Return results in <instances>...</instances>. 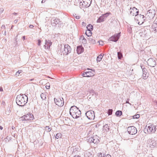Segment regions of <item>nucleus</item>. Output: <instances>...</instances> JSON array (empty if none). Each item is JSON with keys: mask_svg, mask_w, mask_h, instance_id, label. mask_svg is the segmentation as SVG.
<instances>
[{"mask_svg": "<svg viewBox=\"0 0 157 157\" xmlns=\"http://www.w3.org/2000/svg\"><path fill=\"white\" fill-rule=\"evenodd\" d=\"M118 58L119 59H121L122 57V54L120 52H117Z\"/></svg>", "mask_w": 157, "mask_h": 157, "instance_id": "28", "label": "nucleus"}, {"mask_svg": "<svg viewBox=\"0 0 157 157\" xmlns=\"http://www.w3.org/2000/svg\"><path fill=\"white\" fill-rule=\"evenodd\" d=\"M62 136V135L61 134V133H59L56 134L55 138L57 139H58L59 138H61Z\"/></svg>", "mask_w": 157, "mask_h": 157, "instance_id": "25", "label": "nucleus"}, {"mask_svg": "<svg viewBox=\"0 0 157 157\" xmlns=\"http://www.w3.org/2000/svg\"><path fill=\"white\" fill-rule=\"evenodd\" d=\"M141 69H142L143 73H147V70L144 67L143 68V66H141Z\"/></svg>", "mask_w": 157, "mask_h": 157, "instance_id": "32", "label": "nucleus"}, {"mask_svg": "<svg viewBox=\"0 0 157 157\" xmlns=\"http://www.w3.org/2000/svg\"><path fill=\"white\" fill-rule=\"evenodd\" d=\"M110 14V13H105L102 14L100 16L97 21V22L100 23L104 22L106 19V18Z\"/></svg>", "mask_w": 157, "mask_h": 157, "instance_id": "8", "label": "nucleus"}, {"mask_svg": "<svg viewBox=\"0 0 157 157\" xmlns=\"http://www.w3.org/2000/svg\"><path fill=\"white\" fill-rule=\"evenodd\" d=\"M155 31L157 32V27H155Z\"/></svg>", "mask_w": 157, "mask_h": 157, "instance_id": "51", "label": "nucleus"}, {"mask_svg": "<svg viewBox=\"0 0 157 157\" xmlns=\"http://www.w3.org/2000/svg\"><path fill=\"white\" fill-rule=\"evenodd\" d=\"M23 40H25V36H23Z\"/></svg>", "mask_w": 157, "mask_h": 157, "instance_id": "56", "label": "nucleus"}, {"mask_svg": "<svg viewBox=\"0 0 157 157\" xmlns=\"http://www.w3.org/2000/svg\"><path fill=\"white\" fill-rule=\"evenodd\" d=\"M4 34L6 35V32L5 31L4 32Z\"/></svg>", "mask_w": 157, "mask_h": 157, "instance_id": "57", "label": "nucleus"}, {"mask_svg": "<svg viewBox=\"0 0 157 157\" xmlns=\"http://www.w3.org/2000/svg\"><path fill=\"white\" fill-rule=\"evenodd\" d=\"M8 109H9V111H6V113L7 115H9L10 113L11 112V110H10V109L9 107L7 108V110H8Z\"/></svg>", "mask_w": 157, "mask_h": 157, "instance_id": "37", "label": "nucleus"}, {"mask_svg": "<svg viewBox=\"0 0 157 157\" xmlns=\"http://www.w3.org/2000/svg\"><path fill=\"white\" fill-rule=\"evenodd\" d=\"M33 27L34 26L33 25H30L29 26V27L31 29L33 28Z\"/></svg>", "mask_w": 157, "mask_h": 157, "instance_id": "43", "label": "nucleus"}, {"mask_svg": "<svg viewBox=\"0 0 157 157\" xmlns=\"http://www.w3.org/2000/svg\"><path fill=\"white\" fill-rule=\"evenodd\" d=\"M52 130V128L49 126H46L45 127V130L47 132H50Z\"/></svg>", "mask_w": 157, "mask_h": 157, "instance_id": "33", "label": "nucleus"}, {"mask_svg": "<svg viewBox=\"0 0 157 157\" xmlns=\"http://www.w3.org/2000/svg\"><path fill=\"white\" fill-rule=\"evenodd\" d=\"M135 19H136L137 22L138 21V24L139 25L142 24L144 22L146 21L145 16L141 14H138L135 17Z\"/></svg>", "mask_w": 157, "mask_h": 157, "instance_id": "7", "label": "nucleus"}, {"mask_svg": "<svg viewBox=\"0 0 157 157\" xmlns=\"http://www.w3.org/2000/svg\"><path fill=\"white\" fill-rule=\"evenodd\" d=\"M22 72L21 70H19L17 71L16 73V75H18L19 74Z\"/></svg>", "mask_w": 157, "mask_h": 157, "instance_id": "38", "label": "nucleus"}, {"mask_svg": "<svg viewBox=\"0 0 157 157\" xmlns=\"http://www.w3.org/2000/svg\"><path fill=\"white\" fill-rule=\"evenodd\" d=\"M94 73L91 71H86L82 74V76L84 77H90L94 76Z\"/></svg>", "mask_w": 157, "mask_h": 157, "instance_id": "18", "label": "nucleus"}, {"mask_svg": "<svg viewBox=\"0 0 157 157\" xmlns=\"http://www.w3.org/2000/svg\"><path fill=\"white\" fill-rule=\"evenodd\" d=\"M77 19H79L80 18V16H76L75 17Z\"/></svg>", "mask_w": 157, "mask_h": 157, "instance_id": "44", "label": "nucleus"}, {"mask_svg": "<svg viewBox=\"0 0 157 157\" xmlns=\"http://www.w3.org/2000/svg\"><path fill=\"white\" fill-rule=\"evenodd\" d=\"M40 97L43 100H45L46 99V94L45 93H41Z\"/></svg>", "mask_w": 157, "mask_h": 157, "instance_id": "27", "label": "nucleus"}, {"mask_svg": "<svg viewBox=\"0 0 157 157\" xmlns=\"http://www.w3.org/2000/svg\"><path fill=\"white\" fill-rule=\"evenodd\" d=\"M127 131L128 134L131 135H134L137 132V130L134 126L128 127L127 128Z\"/></svg>", "mask_w": 157, "mask_h": 157, "instance_id": "9", "label": "nucleus"}, {"mask_svg": "<svg viewBox=\"0 0 157 157\" xmlns=\"http://www.w3.org/2000/svg\"><path fill=\"white\" fill-rule=\"evenodd\" d=\"M2 129H3V127L2 126H0V129L1 130H2Z\"/></svg>", "mask_w": 157, "mask_h": 157, "instance_id": "54", "label": "nucleus"}, {"mask_svg": "<svg viewBox=\"0 0 157 157\" xmlns=\"http://www.w3.org/2000/svg\"><path fill=\"white\" fill-rule=\"evenodd\" d=\"M7 111H9V109H8V110Z\"/></svg>", "mask_w": 157, "mask_h": 157, "instance_id": "62", "label": "nucleus"}, {"mask_svg": "<svg viewBox=\"0 0 157 157\" xmlns=\"http://www.w3.org/2000/svg\"><path fill=\"white\" fill-rule=\"evenodd\" d=\"M82 23H83V24H84V22H82Z\"/></svg>", "mask_w": 157, "mask_h": 157, "instance_id": "61", "label": "nucleus"}, {"mask_svg": "<svg viewBox=\"0 0 157 157\" xmlns=\"http://www.w3.org/2000/svg\"><path fill=\"white\" fill-rule=\"evenodd\" d=\"M5 25H2V28H5Z\"/></svg>", "mask_w": 157, "mask_h": 157, "instance_id": "53", "label": "nucleus"}, {"mask_svg": "<svg viewBox=\"0 0 157 157\" xmlns=\"http://www.w3.org/2000/svg\"><path fill=\"white\" fill-rule=\"evenodd\" d=\"M4 11V9L2 8L0 9V13H1Z\"/></svg>", "mask_w": 157, "mask_h": 157, "instance_id": "42", "label": "nucleus"}, {"mask_svg": "<svg viewBox=\"0 0 157 157\" xmlns=\"http://www.w3.org/2000/svg\"><path fill=\"white\" fill-rule=\"evenodd\" d=\"M87 34H89V32L88 33H87Z\"/></svg>", "mask_w": 157, "mask_h": 157, "instance_id": "63", "label": "nucleus"}, {"mask_svg": "<svg viewBox=\"0 0 157 157\" xmlns=\"http://www.w3.org/2000/svg\"><path fill=\"white\" fill-rule=\"evenodd\" d=\"M103 57V56L102 55V54H101L99 55L97 58V62H98L101 61Z\"/></svg>", "mask_w": 157, "mask_h": 157, "instance_id": "24", "label": "nucleus"}, {"mask_svg": "<svg viewBox=\"0 0 157 157\" xmlns=\"http://www.w3.org/2000/svg\"><path fill=\"white\" fill-rule=\"evenodd\" d=\"M87 70H91V71H95V70H94V69H90L89 68H88L87 69Z\"/></svg>", "mask_w": 157, "mask_h": 157, "instance_id": "48", "label": "nucleus"}, {"mask_svg": "<svg viewBox=\"0 0 157 157\" xmlns=\"http://www.w3.org/2000/svg\"><path fill=\"white\" fill-rule=\"evenodd\" d=\"M52 44V42L50 40H45V45H44V47L45 49H49L50 48V46Z\"/></svg>", "mask_w": 157, "mask_h": 157, "instance_id": "19", "label": "nucleus"}, {"mask_svg": "<svg viewBox=\"0 0 157 157\" xmlns=\"http://www.w3.org/2000/svg\"><path fill=\"white\" fill-rule=\"evenodd\" d=\"M90 94H91L92 95H93L94 94V90H91Z\"/></svg>", "mask_w": 157, "mask_h": 157, "instance_id": "40", "label": "nucleus"}, {"mask_svg": "<svg viewBox=\"0 0 157 157\" xmlns=\"http://www.w3.org/2000/svg\"><path fill=\"white\" fill-rule=\"evenodd\" d=\"M77 53L78 54H80L83 51V48L81 46H78L77 48Z\"/></svg>", "mask_w": 157, "mask_h": 157, "instance_id": "21", "label": "nucleus"}, {"mask_svg": "<svg viewBox=\"0 0 157 157\" xmlns=\"http://www.w3.org/2000/svg\"><path fill=\"white\" fill-rule=\"evenodd\" d=\"M80 39H82V43L85 44L86 43V39L83 36H82L80 37Z\"/></svg>", "mask_w": 157, "mask_h": 157, "instance_id": "29", "label": "nucleus"}, {"mask_svg": "<svg viewBox=\"0 0 157 157\" xmlns=\"http://www.w3.org/2000/svg\"><path fill=\"white\" fill-rule=\"evenodd\" d=\"M38 46H40V44H41V40H38Z\"/></svg>", "mask_w": 157, "mask_h": 157, "instance_id": "39", "label": "nucleus"}, {"mask_svg": "<svg viewBox=\"0 0 157 157\" xmlns=\"http://www.w3.org/2000/svg\"><path fill=\"white\" fill-rule=\"evenodd\" d=\"M11 128H12V129H13V130L15 128V127L13 126H12Z\"/></svg>", "mask_w": 157, "mask_h": 157, "instance_id": "52", "label": "nucleus"}, {"mask_svg": "<svg viewBox=\"0 0 157 157\" xmlns=\"http://www.w3.org/2000/svg\"><path fill=\"white\" fill-rule=\"evenodd\" d=\"M148 75L147 74V73H143V78L144 79H146L147 78Z\"/></svg>", "mask_w": 157, "mask_h": 157, "instance_id": "30", "label": "nucleus"}, {"mask_svg": "<svg viewBox=\"0 0 157 157\" xmlns=\"http://www.w3.org/2000/svg\"><path fill=\"white\" fill-rule=\"evenodd\" d=\"M3 90V88L2 87H1L0 88V91H2Z\"/></svg>", "mask_w": 157, "mask_h": 157, "instance_id": "49", "label": "nucleus"}, {"mask_svg": "<svg viewBox=\"0 0 157 157\" xmlns=\"http://www.w3.org/2000/svg\"><path fill=\"white\" fill-rule=\"evenodd\" d=\"M139 13V10L136 7H134L132 8L131 7L130 9V13L131 15L135 16V17Z\"/></svg>", "mask_w": 157, "mask_h": 157, "instance_id": "13", "label": "nucleus"}, {"mask_svg": "<svg viewBox=\"0 0 157 157\" xmlns=\"http://www.w3.org/2000/svg\"><path fill=\"white\" fill-rule=\"evenodd\" d=\"M28 101V97L25 94H20L17 95L16 102L18 105L21 106L25 105Z\"/></svg>", "mask_w": 157, "mask_h": 157, "instance_id": "1", "label": "nucleus"}, {"mask_svg": "<svg viewBox=\"0 0 157 157\" xmlns=\"http://www.w3.org/2000/svg\"><path fill=\"white\" fill-rule=\"evenodd\" d=\"M113 110L112 109H109L108 111V114L109 115H111L112 113Z\"/></svg>", "mask_w": 157, "mask_h": 157, "instance_id": "34", "label": "nucleus"}, {"mask_svg": "<svg viewBox=\"0 0 157 157\" xmlns=\"http://www.w3.org/2000/svg\"><path fill=\"white\" fill-rule=\"evenodd\" d=\"M155 14V13L154 10L152 9L149 10L145 16L147 21L150 22L151 20L153 18Z\"/></svg>", "mask_w": 157, "mask_h": 157, "instance_id": "4", "label": "nucleus"}, {"mask_svg": "<svg viewBox=\"0 0 157 157\" xmlns=\"http://www.w3.org/2000/svg\"><path fill=\"white\" fill-rule=\"evenodd\" d=\"M15 15H16L17 14V13H13Z\"/></svg>", "mask_w": 157, "mask_h": 157, "instance_id": "59", "label": "nucleus"}, {"mask_svg": "<svg viewBox=\"0 0 157 157\" xmlns=\"http://www.w3.org/2000/svg\"><path fill=\"white\" fill-rule=\"evenodd\" d=\"M120 34L121 33L115 34L114 35L110 37L109 40L111 41L115 42H117L120 36Z\"/></svg>", "mask_w": 157, "mask_h": 157, "instance_id": "12", "label": "nucleus"}, {"mask_svg": "<svg viewBox=\"0 0 157 157\" xmlns=\"http://www.w3.org/2000/svg\"><path fill=\"white\" fill-rule=\"evenodd\" d=\"M84 157H93V155L90 153L87 152L84 154Z\"/></svg>", "mask_w": 157, "mask_h": 157, "instance_id": "22", "label": "nucleus"}, {"mask_svg": "<svg viewBox=\"0 0 157 157\" xmlns=\"http://www.w3.org/2000/svg\"><path fill=\"white\" fill-rule=\"evenodd\" d=\"M89 41L92 44H95L96 43V41L94 39H93L91 38H89Z\"/></svg>", "mask_w": 157, "mask_h": 157, "instance_id": "26", "label": "nucleus"}, {"mask_svg": "<svg viewBox=\"0 0 157 157\" xmlns=\"http://www.w3.org/2000/svg\"><path fill=\"white\" fill-rule=\"evenodd\" d=\"M54 100L55 103L59 106L62 107L63 105L64 101L63 98H55Z\"/></svg>", "mask_w": 157, "mask_h": 157, "instance_id": "10", "label": "nucleus"}, {"mask_svg": "<svg viewBox=\"0 0 157 157\" xmlns=\"http://www.w3.org/2000/svg\"><path fill=\"white\" fill-rule=\"evenodd\" d=\"M87 29L88 32H89V34H87V31H86L85 33V34L88 36H90L92 35L91 31L93 30V26L90 24H89L86 27Z\"/></svg>", "mask_w": 157, "mask_h": 157, "instance_id": "14", "label": "nucleus"}, {"mask_svg": "<svg viewBox=\"0 0 157 157\" xmlns=\"http://www.w3.org/2000/svg\"><path fill=\"white\" fill-rule=\"evenodd\" d=\"M70 113L73 118L77 119L80 117L81 112L76 106H73L70 109Z\"/></svg>", "mask_w": 157, "mask_h": 157, "instance_id": "2", "label": "nucleus"}, {"mask_svg": "<svg viewBox=\"0 0 157 157\" xmlns=\"http://www.w3.org/2000/svg\"><path fill=\"white\" fill-rule=\"evenodd\" d=\"M51 21L52 25L53 26H55L57 24H59L60 22L59 19L55 18H52L51 19Z\"/></svg>", "mask_w": 157, "mask_h": 157, "instance_id": "17", "label": "nucleus"}, {"mask_svg": "<svg viewBox=\"0 0 157 157\" xmlns=\"http://www.w3.org/2000/svg\"><path fill=\"white\" fill-rule=\"evenodd\" d=\"M83 1V3H84V4L85 5H87V4H86V3L87 4L89 3L87 1H88L89 2V3L90 4L91 0H82Z\"/></svg>", "mask_w": 157, "mask_h": 157, "instance_id": "31", "label": "nucleus"}, {"mask_svg": "<svg viewBox=\"0 0 157 157\" xmlns=\"http://www.w3.org/2000/svg\"><path fill=\"white\" fill-rule=\"evenodd\" d=\"M34 80V79H30V81H33Z\"/></svg>", "mask_w": 157, "mask_h": 157, "instance_id": "58", "label": "nucleus"}, {"mask_svg": "<svg viewBox=\"0 0 157 157\" xmlns=\"http://www.w3.org/2000/svg\"><path fill=\"white\" fill-rule=\"evenodd\" d=\"M46 87L47 89H49L50 88V86H47V85H46Z\"/></svg>", "mask_w": 157, "mask_h": 157, "instance_id": "47", "label": "nucleus"}, {"mask_svg": "<svg viewBox=\"0 0 157 157\" xmlns=\"http://www.w3.org/2000/svg\"><path fill=\"white\" fill-rule=\"evenodd\" d=\"M85 114L88 119L90 120L94 119L95 116L94 111H89L86 113Z\"/></svg>", "mask_w": 157, "mask_h": 157, "instance_id": "11", "label": "nucleus"}, {"mask_svg": "<svg viewBox=\"0 0 157 157\" xmlns=\"http://www.w3.org/2000/svg\"><path fill=\"white\" fill-rule=\"evenodd\" d=\"M155 128V126L151 124L147 127L146 126L144 129V132L146 133H154L156 131Z\"/></svg>", "mask_w": 157, "mask_h": 157, "instance_id": "5", "label": "nucleus"}, {"mask_svg": "<svg viewBox=\"0 0 157 157\" xmlns=\"http://www.w3.org/2000/svg\"><path fill=\"white\" fill-rule=\"evenodd\" d=\"M99 44L100 45H103V42L102 41H101L100 42H99Z\"/></svg>", "mask_w": 157, "mask_h": 157, "instance_id": "45", "label": "nucleus"}, {"mask_svg": "<svg viewBox=\"0 0 157 157\" xmlns=\"http://www.w3.org/2000/svg\"><path fill=\"white\" fill-rule=\"evenodd\" d=\"M74 157H81L78 155H75Z\"/></svg>", "mask_w": 157, "mask_h": 157, "instance_id": "50", "label": "nucleus"}, {"mask_svg": "<svg viewBox=\"0 0 157 157\" xmlns=\"http://www.w3.org/2000/svg\"><path fill=\"white\" fill-rule=\"evenodd\" d=\"M106 157H111V155L108 154L106 155Z\"/></svg>", "mask_w": 157, "mask_h": 157, "instance_id": "46", "label": "nucleus"}, {"mask_svg": "<svg viewBox=\"0 0 157 157\" xmlns=\"http://www.w3.org/2000/svg\"><path fill=\"white\" fill-rule=\"evenodd\" d=\"M109 129V126L108 124H106L104 125L103 128V131L105 133H107L108 132Z\"/></svg>", "mask_w": 157, "mask_h": 157, "instance_id": "20", "label": "nucleus"}, {"mask_svg": "<svg viewBox=\"0 0 157 157\" xmlns=\"http://www.w3.org/2000/svg\"><path fill=\"white\" fill-rule=\"evenodd\" d=\"M105 155H104V154L101 153H99L98 155V157H105Z\"/></svg>", "mask_w": 157, "mask_h": 157, "instance_id": "36", "label": "nucleus"}, {"mask_svg": "<svg viewBox=\"0 0 157 157\" xmlns=\"http://www.w3.org/2000/svg\"><path fill=\"white\" fill-rule=\"evenodd\" d=\"M17 20H15L14 21V22L15 23H16L17 22Z\"/></svg>", "mask_w": 157, "mask_h": 157, "instance_id": "55", "label": "nucleus"}, {"mask_svg": "<svg viewBox=\"0 0 157 157\" xmlns=\"http://www.w3.org/2000/svg\"><path fill=\"white\" fill-rule=\"evenodd\" d=\"M60 47H62V45H60ZM58 53L61 55H67L69 53L71 52V47L68 44H65L64 45V48L62 49L61 48H59Z\"/></svg>", "mask_w": 157, "mask_h": 157, "instance_id": "3", "label": "nucleus"}, {"mask_svg": "<svg viewBox=\"0 0 157 157\" xmlns=\"http://www.w3.org/2000/svg\"><path fill=\"white\" fill-rule=\"evenodd\" d=\"M33 115L31 113H28L25 115L20 117L19 118L20 121H22L28 120H32L34 119Z\"/></svg>", "mask_w": 157, "mask_h": 157, "instance_id": "6", "label": "nucleus"}, {"mask_svg": "<svg viewBox=\"0 0 157 157\" xmlns=\"http://www.w3.org/2000/svg\"><path fill=\"white\" fill-rule=\"evenodd\" d=\"M140 117V115L138 114L133 116V119H138Z\"/></svg>", "mask_w": 157, "mask_h": 157, "instance_id": "35", "label": "nucleus"}, {"mask_svg": "<svg viewBox=\"0 0 157 157\" xmlns=\"http://www.w3.org/2000/svg\"><path fill=\"white\" fill-rule=\"evenodd\" d=\"M88 141L90 143H93L94 144L98 143L99 142V140L97 136H94L90 137L88 139Z\"/></svg>", "mask_w": 157, "mask_h": 157, "instance_id": "16", "label": "nucleus"}, {"mask_svg": "<svg viewBox=\"0 0 157 157\" xmlns=\"http://www.w3.org/2000/svg\"><path fill=\"white\" fill-rule=\"evenodd\" d=\"M82 23H83V24H84V22H82Z\"/></svg>", "mask_w": 157, "mask_h": 157, "instance_id": "60", "label": "nucleus"}, {"mask_svg": "<svg viewBox=\"0 0 157 157\" xmlns=\"http://www.w3.org/2000/svg\"><path fill=\"white\" fill-rule=\"evenodd\" d=\"M148 65L150 67H154L156 65L155 60L152 58H149L147 60Z\"/></svg>", "mask_w": 157, "mask_h": 157, "instance_id": "15", "label": "nucleus"}, {"mask_svg": "<svg viewBox=\"0 0 157 157\" xmlns=\"http://www.w3.org/2000/svg\"><path fill=\"white\" fill-rule=\"evenodd\" d=\"M129 99H128L126 101V103H128V104H129L130 105H131V103H130L129 102Z\"/></svg>", "mask_w": 157, "mask_h": 157, "instance_id": "41", "label": "nucleus"}, {"mask_svg": "<svg viewBox=\"0 0 157 157\" xmlns=\"http://www.w3.org/2000/svg\"><path fill=\"white\" fill-rule=\"evenodd\" d=\"M122 112L120 110H117L115 113V115L117 117H120L122 115Z\"/></svg>", "mask_w": 157, "mask_h": 157, "instance_id": "23", "label": "nucleus"}]
</instances>
